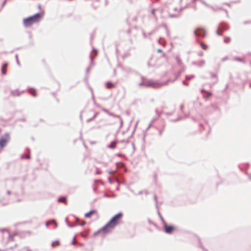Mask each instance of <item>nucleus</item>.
Instances as JSON below:
<instances>
[{"label":"nucleus","mask_w":251,"mask_h":251,"mask_svg":"<svg viewBox=\"0 0 251 251\" xmlns=\"http://www.w3.org/2000/svg\"><path fill=\"white\" fill-rule=\"evenodd\" d=\"M44 12L37 13L33 15L25 18L23 24L25 27H29L33 24L39 22L43 17Z\"/></svg>","instance_id":"f257e3e1"},{"label":"nucleus","mask_w":251,"mask_h":251,"mask_svg":"<svg viewBox=\"0 0 251 251\" xmlns=\"http://www.w3.org/2000/svg\"><path fill=\"white\" fill-rule=\"evenodd\" d=\"M183 108H184V105L183 104H181L180 105V107H179V109L180 110L183 112Z\"/></svg>","instance_id":"603ef678"},{"label":"nucleus","mask_w":251,"mask_h":251,"mask_svg":"<svg viewBox=\"0 0 251 251\" xmlns=\"http://www.w3.org/2000/svg\"><path fill=\"white\" fill-rule=\"evenodd\" d=\"M101 110L104 112L105 113H107V114H108V113H109V112L108 111V110L104 108H103V107H101Z\"/></svg>","instance_id":"a18cd8bd"},{"label":"nucleus","mask_w":251,"mask_h":251,"mask_svg":"<svg viewBox=\"0 0 251 251\" xmlns=\"http://www.w3.org/2000/svg\"><path fill=\"white\" fill-rule=\"evenodd\" d=\"M212 94L210 92H206V94L203 95V97L205 99H207L210 98L212 96Z\"/></svg>","instance_id":"bb28decb"},{"label":"nucleus","mask_w":251,"mask_h":251,"mask_svg":"<svg viewBox=\"0 0 251 251\" xmlns=\"http://www.w3.org/2000/svg\"><path fill=\"white\" fill-rule=\"evenodd\" d=\"M24 92V91H22L21 92H19L18 89L15 90H11V94L12 96L15 97V96H20L21 94V93H23Z\"/></svg>","instance_id":"ddd939ff"},{"label":"nucleus","mask_w":251,"mask_h":251,"mask_svg":"<svg viewBox=\"0 0 251 251\" xmlns=\"http://www.w3.org/2000/svg\"><path fill=\"white\" fill-rule=\"evenodd\" d=\"M183 115H184V117L180 116L177 119L174 120V121H179V120H182L183 119H185V118L188 117L189 115L188 114H185V113H184Z\"/></svg>","instance_id":"5701e85b"},{"label":"nucleus","mask_w":251,"mask_h":251,"mask_svg":"<svg viewBox=\"0 0 251 251\" xmlns=\"http://www.w3.org/2000/svg\"><path fill=\"white\" fill-rule=\"evenodd\" d=\"M184 67H182V68H179V71L178 72V74H177V75L176 76V78H177L178 77H179L180 76L181 74L182 73V72H183L184 71Z\"/></svg>","instance_id":"b1692460"},{"label":"nucleus","mask_w":251,"mask_h":251,"mask_svg":"<svg viewBox=\"0 0 251 251\" xmlns=\"http://www.w3.org/2000/svg\"><path fill=\"white\" fill-rule=\"evenodd\" d=\"M108 182H109V183H110V184L113 183V181L111 179L110 177H108Z\"/></svg>","instance_id":"4d7b16f0"},{"label":"nucleus","mask_w":251,"mask_h":251,"mask_svg":"<svg viewBox=\"0 0 251 251\" xmlns=\"http://www.w3.org/2000/svg\"><path fill=\"white\" fill-rule=\"evenodd\" d=\"M86 223L85 222H83L82 223H81L80 224H79V225L81 226H83L85 225Z\"/></svg>","instance_id":"e2e57ef3"},{"label":"nucleus","mask_w":251,"mask_h":251,"mask_svg":"<svg viewBox=\"0 0 251 251\" xmlns=\"http://www.w3.org/2000/svg\"><path fill=\"white\" fill-rule=\"evenodd\" d=\"M106 87L107 89H111L114 87L115 85L111 81H107L105 83Z\"/></svg>","instance_id":"6ab92c4d"},{"label":"nucleus","mask_w":251,"mask_h":251,"mask_svg":"<svg viewBox=\"0 0 251 251\" xmlns=\"http://www.w3.org/2000/svg\"><path fill=\"white\" fill-rule=\"evenodd\" d=\"M154 199L156 203V207L158 208L157 197L155 195H154Z\"/></svg>","instance_id":"a19ab883"},{"label":"nucleus","mask_w":251,"mask_h":251,"mask_svg":"<svg viewBox=\"0 0 251 251\" xmlns=\"http://www.w3.org/2000/svg\"><path fill=\"white\" fill-rule=\"evenodd\" d=\"M117 142L112 141L109 145L107 146V147L110 149H115L116 148Z\"/></svg>","instance_id":"4be33fe9"},{"label":"nucleus","mask_w":251,"mask_h":251,"mask_svg":"<svg viewBox=\"0 0 251 251\" xmlns=\"http://www.w3.org/2000/svg\"><path fill=\"white\" fill-rule=\"evenodd\" d=\"M90 58L91 59V61H92V60H93V59H94V57L92 55H90Z\"/></svg>","instance_id":"69168bd1"},{"label":"nucleus","mask_w":251,"mask_h":251,"mask_svg":"<svg viewBox=\"0 0 251 251\" xmlns=\"http://www.w3.org/2000/svg\"><path fill=\"white\" fill-rule=\"evenodd\" d=\"M123 215V214L121 212L118 213L111 218L108 222L109 224H110L113 227H115L119 224Z\"/></svg>","instance_id":"7ed1b4c3"},{"label":"nucleus","mask_w":251,"mask_h":251,"mask_svg":"<svg viewBox=\"0 0 251 251\" xmlns=\"http://www.w3.org/2000/svg\"><path fill=\"white\" fill-rule=\"evenodd\" d=\"M155 111H156V113H157V118H153V119L152 120V121H151V124H152L153 122H154V121H155L156 120V119H157L159 117V114L158 113L157 110H155Z\"/></svg>","instance_id":"473e14b6"},{"label":"nucleus","mask_w":251,"mask_h":251,"mask_svg":"<svg viewBox=\"0 0 251 251\" xmlns=\"http://www.w3.org/2000/svg\"><path fill=\"white\" fill-rule=\"evenodd\" d=\"M230 41V38L229 37H226L224 39V42L226 43H228Z\"/></svg>","instance_id":"72a5a7b5"},{"label":"nucleus","mask_w":251,"mask_h":251,"mask_svg":"<svg viewBox=\"0 0 251 251\" xmlns=\"http://www.w3.org/2000/svg\"><path fill=\"white\" fill-rule=\"evenodd\" d=\"M101 232H102L101 230H100V229L94 233V236H97Z\"/></svg>","instance_id":"f704fd0d"},{"label":"nucleus","mask_w":251,"mask_h":251,"mask_svg":"<svg viewBox=\"0 0 251 251\" xmlns=\"http://www.w3.org/2000/svg\"><path fill=\"white\" fill-rule=\"evenodd\" d=\"M6 1H7V0H4L2 4H1V8H2L4 5H5L6 3Z\"/></svg>","instance_id":"8fccbe9b"},{"label":"nucleus","mask_w":251,"mask_h":251,"mask_svg":"<svg viewBox=\"0 0 251 251\" xmlns=\"http://www.w3.org/2000/svg\"><path fill=\"white\" fill-rule=\"evenodd\" d=\"M28 93L30 94L31 95H32L33 97H36V93L35 92V90L33 88H29L27 90Z\"/></svg>","instance_id":"a211bd4d"},{"label":"nucleus","mask_w":251,"mask_h":251,"mask_svg":"<svg viewBox=\"0 0 251 251\" xmlns=\"http://www.w3.org/2000/svg\"><path fill=\"white\" fill-rule=\"evenodd\" d=\"M120 142L122 143H126L127 144V143H129L128 140H122Z\"/></svg>","instance_id":"3c124183"},{"label":"nucleus","mask_w":251,"mask_h":251,"mask_svg":"<svg viewBox=\"0 0 251 251\" xmlns=\"http://www.w3.org/2000/svg\"><path fill=\"white\" fill-rule=\"evenodd\" d=\"M171 81V79H168L167 81L160 83L158 81H155L152 80H148L146 81H142L139 84L140 86H145L146 87H152L153 88H159L161 86L166 85L168 82Z\"/></svg>","instance_id":"f03ea898"},{"label":"nucleus","mask_w":251,"mask_h":251,"mask_svg":"<svg viewBox=\"0 0 251 251\" xmlns=\"http://www.w3.org/2000/svg\"><path fill=\"white\" fill-rule=\"evenodd\" d=\"M158 216H159L160 220H161L162 223L163 224V225L166 226L167 223L165 221L164 219H163V217L162 216V215H161L160 213L159 212V211L158 210Z\"/></svg>","instance_id":"a878e982"},{"label":"nucleus","mask_w":251,"mask_h":251,"mask_svg":"<svg viewBox=\"0 0 251 251\" xmlns=\"http://www.w3.org/2000/svg\"><path fill=\"white\" fill-rule=\"evenodd\" d=\"M176 61L177 65L179 66V68H182V67H184V66L183 65L182 62L181 61V60L180 59V58H179V56H176Z\"/></svg>","instance_id":"f3484780"},{"label":"nucleus","mask_w":251,"mask_h":251,"mask_svg":"<svg viewBox=\"0 0 251 251\" xmlns=\"http://www.w3.org/2000/svg\"><path fill=\"white\" fill-rule=\"evenodd\" d=\"M227 59V57L226 56L223 58H222V61L224 62Z\"/></svg>","instance_id":"052dcab7"},{"label":"nucleus","mask_w":251,"mask_h":251,"mask_svg":"<svg viewBox=\"0 0 251 251\" xmlns=\"http://www.w3.org/2000/svg\"><path fill=\"white\" fill-rule=\"evenodd\" d=\"M90 67H88L86 69V75H88L89 73V71H90Z\"/></svg>","instance_id":"6e6d98bb"},{"label":"nucleus","mask_w":251,"mask_h":251,"mask_svg":"<svg viewBox=\"0 0 251 251\" xmlns=\"http://www.w3.org/2000/svg\"><path fill=\"white\" fill-rule=\"evenodd\" d=\"M99 114V112H96L94 115L93 116H92V118H89V119H88L87 120H86V122L87 123H89L92 121H93L97 116Z\"/></svg>","instance_id":"393cba45"},{"label":"nucleus","mask_w":251,"mask_h":251,"mask_svg":"<svg viewBox=\"0 0 251 251\" xmlns=\"http://www.w3.org/2000/svg\"><path fill=\"white\" fill-rule=\"evenodd\" d=\"M203 53L202 51H200L198 53V55L200 56H203Z\"/></svg>","instance_id":"bf43d9fd"},{"label":"nucleus","mask_w":251,"mask_h":251,"mask_svg":"<svg viewBox=\"0 0 251 251\" xmlns=\"http://www.w3.org/2000/svg\"><path fill=\"white\" fill-rule=\"evenodd\" d=\"M7 66L8 63L5 62L1 67V72L3 75H5L6 74V68Z\"/></svg>","instance_id":"4468645a"},{"label":"nucleus","mask_w":251,"mask_h":251,"mask_svg":"<svg viewBox=\"0 0 251 251\" xmlns=\"http://www.w3.org/2000/svg\"><path fill=\"white\" fill-rule=\"evenodd\" d=\"M49 221L50 222V225H53L55 228L57 226V224L54 219H52Z\"/></svg>","instance_id":"c85d7f7f"},{"label":"nucleus","mask_w":251,"mask_h":251,"mask_svg":"<svg viewBox=\"0 0 251 251\" xmlns=\"http://www.w3.org/2000/svg\"><path fill=\"white\" fill-rule=\"evenodd\" d=\"M194 34L196 36H200L202 38H204L205 36L206 32L203 28L198 27L194 31Z\"/></svg>","instance_id":"39448f33"},{"label":"nucleus","mask_w":251,"mask_h":251,"mask_svg":"<svg viewBox=\"0 0 251 251\" xmlns=\"http://www.w3.org/2000/svg\"><path fill=\"white\" fill-rule=\"evenodd\" d=\"M164 231L167 234H171L173 233V225L168 226L166 224V226H164Z\"/></svg>","instance_id":"6e6552de"},{"label":"nucleus","mask_w":251,"mask_h":251,"mask_svg":"<svg viewBox=\"0 0 251 251\" xmlns=\"http://www.w3.org/2000/svg\"><path fill=\"white\" fill-rule=\"evenodd\" d=\"M116 155L117 156L121 157V156H123V154H122L121 153H118L116 154Z\"/></svg>","instance_id":"0e129e2a"},{"label":"nucleus","mask_w":251,"mask_h":251,"mask_svg":"<svg viewBox=\"0 0 251 251\" xmlns=\"http://www.w3.org/2000/svg\"><path fill=\"white\" fill-rule=\"evenodd\" d=\"M211 107L212 109L216 113V115L219 117L221 115L220 109L217 106L211 105Z\"/></svg>","instance_id":"1a4fd4ad"},{"label":"nucleus","mask_w":251,"mask_h":251,"mask_svg":"<svg viewBox=\"0 0 251 251\" xmlns=\"http://www.w3.org/2000/svg\"><path fill=\"white\" fill-rule=\"evenodd\" d=\"M219 29L220 28L218 27V29L216 30V34L219 36H222L223 34L219 31Z\"/></svg>","instance_id":"ea45409f"},{"label":"nucleus","mask_w":251,"mask_h":251,"mask_svg":"<svg viewBox=\"0 0 251 251\" xmlns=\"http://www.w3.org/2000/svg\"><path fill=\"white\" fill-rule=\"evenodd\" d=\"M95 213H96V210H91L88 212L86 213L84 216L86 218H90L91 215Z\"/></svg>","instance_id":"dca6fc26"},{"label":"nucleus","mask_w":251,"mask_h":251,"mask_svg":"<svg viewBox=\"0 0 251 251\" xmlns=\"http://www.w3.org/2000/svg\"><path fill=\"white\" fill-rule=\"evenodd\" d=\"M10 137L9 133H5L3 135L1 136L0 138V147L3 148L6 144L10 141Z\"/></svg>","instance_id":"20e7f679"},{"label":"nucleus","mask_w":251,"mask_h":251,"mask_svg":"<svg viewBox=\"0 0 251 251\" xmlns=\"http://www.w3.org/2000/svg\"><path fill=\"white\" fill-rule=\"evenodd\" d=\"M50 222L49 221H46V222L45 225H46V226L47 227H48V226H49V225H50Z\"/></svg>","instance_id":"13d9d810"},{"label":"nucleus","mask_w":251,"mask_h":251,"mask_svg":"<svg viewBox=\"0 0 251 251\" xmlns=\"http://www.w3.org/2000/svg\"><path fill=\"white\" fill-rule=\"evenodd\" d=\"M22 158H26V159H30V156L29 154L26 155H25V156L22 155Z\"/></svg>","instance_id":"09e8293b"},{"label":"nucleus","mask_w":251,"mask_h":251,"mask_svg":"<svg viewBox=\"0 0 251 251\" xmlns=\"http://www.w3.org/2000/svg\"><path fill=\"white\" fill-rule=\"evenodd\" d=\"M163 41V39L162 38H160L159 40H158L159 43L160 44H161V45L164 46V43Z\"/></svg>","instance_id":"4c0bfd02"},{"label":"nucleus","mask_w":251,"mask_h":251,"mask_svg":"<svg viewBox=\"0 0 251 251\" xmlns=\"http://www.w3.org/2000/svg\"><path fill=\"white\" fill-rule=\"evenodd\" d=\"M209 73H210L211 77L212 78H215L217 79V80L216 81V82H217L218 81V78H217V75L216 74H214V73H211V72H210Z\"/></svg>","instance_id":"2f4dec72"},{"label":"nucleus","mask_w":251,"mask_h":251,"mask_svg":"<svg viewBox=\"0 0 251 251\" xmlns=\"http://www.w3.org/2000/svg\"><path fill=\"white\" fill-rule=\"evenodd\" d=\"M148 222H149V223L150 224H153V222H152L150 219H149V220H148Z\"/></svg>","instance_id":"774afa93"},{"label":"nucleus","mask_w":251,"mask_h":251,"mask_svg":"<svg viewBox=\"0 0 251 251\" xmlns=\"http://www.w3.org/2000/svg\"><path fill=\"white\" fill-rule=\"evenodd\" d=\"M194 77H195V75H187L185 76V79L187 80H189Z\"/></svg>","instance_id":"7c9ffc66"},{"label":"nucleus","mask_w":251,"mask_h":251,"mask_svg":"<svg viewBox=\"0 0 251 251\" xmlns=\"http://www.w3.org/2000/svg\"><path fill=\"white\" fill-rule=\"evenodd\" d=\"M113 227L110 224H109L108 222L106 225H105L102 227L100 228V230L103 232L104 234L108 233L110 232V229H113Z\"/></svg>","instance_id":"423d86ee"},{"label":"nucleus","mask_w":251,"mask_h":251,"mask_svg":"<svg viewBox=\"0 0 251 251\" xmlns=\"http://www.w3.org/2000/svg\"><path fill=\"white\" fill-rule=\"evenodd\" d=\"M192 64L196 65L198 67H201L205 64V61L203 60H199L198 61H193Z\"/></svg>","instance_id":"9b49d317"},{"label":"nucleus","mask_w":251,"mask_h":251,"mask_svg":"<svg viewBox=\"0 0 251 251\" xmlns=\"http://www.w3.org/2000/svg\"><path fill=\"white\" fill-rule=\"evenodd\" d=\"M249 166V163H246L245 164L239 165L238 167H239V169L242 171V170H243L244 169L248 167Z\"/></svg>","instance_id":"412c9836"},{"label":"nucleus","mask_w":251,"mask_h":251,"mask_svg":"<svg viewBox=\"0 0 251 251\" xmlns=\"http://www.w3.org/2000/svg\"><path fill=\"white\" fill-rule=\"evenodd\" d=\"M88 75H86L84 77V81L87 85H88Z\"/></svg>","instance_id":"e433bc0d"},{"label":"nucleus","mask_w":251,"mask_h":251,"mask_svg":"<svg viewBox=\"0 0 251 251\" xmlns=\"http://www.w3.org/2000/svg\"><path fill=\"white\" fill-rule=\"evenodd\" d=\"M200 44L201 47V48L203 50H206L208 48L207 45L205 44L204 43H203L202 42H200Z\"/></svg>","instance_id":"cd10ccee"},{"label":"nucleus","mask_w":251,"mask_h":251,"mask_svg":"<svg viewBox=\"0 0 251 251\" xmlns=\"http://www.w3.org/2000/svg\"><path fill=\"white\" fill-rule=\"evenodd\" d=\"M173 229H174V234H175V235L176 236H177L180 232L178 228L174 226ZM180 233H181V234H182L183 236H184L185 237V236L186 237L190 235V234L189 233L185 232V231H180Z\"/></svg>","instance_id":"0eeeda50"},{"label":"nucleus","mask_w":251,"mask_h":251,"mask_svg":"<svg viewBox=\"0 0 251 251\" xmlns=\"http://www.w3.org/2000/svg\"><path fill=\"white\" fill-rule=\"evenodd\" d=\"M108 115L110 116H112V117H116V118H118L120 120V128H121L123 126V120L121 118V117H120V115H116V114H115L114 113H112V112H109L108 113Z\"/></svg>","instance_id":"9d476101"},{"label":"nucleus","mask_w":251,"mask_h":251,"mask_svg":"<svg viewBox=\"0 0 251 251\" xmlns=\"http://www.w3.org/2000/svg\"><path fill=\"white\" fill-rule=\"evenodd\" d=\"M75 238H76V236H75L74 237V238H73V241H72V245H75Z\"/></svg>","instance_id":"5fc2aeb1"},{"label":"nucleus","mask_w":251,"mask_h":251,"mask_svg":"<svg viewBox=\"0 0 251 251\" xmlns=\"http://www.w3.org/2000/svg\"><path fill=\"white\" fill-rule=\"evenodd\" d=\"M88 87H89L90 90L91 91V94L92 95V98H93V99H94V95H93V90L92 88L89 85H88Z\"/></svg>","instance_id":"c03bdc74"},{"label":"nucleus","mask_w":251,"mask_h":251,"mask_svg":"<svg viewBox=\"0 0 251 251\" xmlns=\"http://www.w3.org/2000/svg\"><path fill=\"white\" fill-rule=\"evenodd\" d=\"M201 2L203 3V4H204L205 6H207V7H210L211 8H212V9L214 10V8L212 6H210L208 4H207L205 1L203 0H200Z\"/></svg>","instance_id":"c756f323"},{"label":"nucleus","mask_w":251,"mask_h":251,"mask_svg":"<svg viewBox=\"0 0 251 251\" xmlns=\"http://www.w3.org/2000/svg\"><path fill=\"white\" fill-rule=\"evenodd\" d=\"M156 9H152L151 11V14L153 15H155V12Z\"/></svg>","instance_id":"864d4df0"},{"label":"nucleus","mask_w":251,"mask_h":251,"mask_svg":"<svg viewBox=\"0 0 251 251\" xmlns=\"http://www.w3.org/2000/svg\"><path fill=\"white\" fill-rule=\"evenodd\" d=\"M126 72H131V73H133L134 71H133L131 68H126Z\"/></svg>","instance_id":"58836bf2"},{"label":"nucleus","mask_w":251,"mask_h":251,"mask_svg":"<svg viewBox=\"0 0 251 251\" xmlns=\"http://www.w3.org/2000/svg\"><path fill=\"white\" fill-rule=\"evenodd\" d=\"M234 60H236V61H240V62H243V59L242 58H240V57H236L234 58Z\"/></svg>","instance_id":"c9c22d12"},{"label":"nucleus","mask_w":251,"mask_h":251,"mask_svg":"<svg viewBox=\"0 0 251 251\" xmlns=\"http://www.w3.org/2000/svg\"><path fill=\"white\" fill-rule=\"evenodd\" d=\"M67 226L70 227H75L76 225L75 224H70V223H67Z\"/></svg>","instance_id":"de8ad7c7"},{"label":"nucleus","mask_w":251,"mask_h":251,"mask_svg":"<svg viewBox=\"0 0 251 251\" xmlns=\"http://www.w3.org/2000/svg\"><path fill=\"white\" fill-rule=\"evenodd\" d=\"M114 172H115V171L111 170V171H110L108 172V174H112L114 173Z\"/></svg>","instance_id":"338daca9"},{"label":"nucleus","mask_w":251,"mask_h":251,"mask_svg":"<svg viewBox=\"0 0 251 251\" xmlns=\"http://www.w3.org/2000/svg\"><path fill=\"white\" fill-rule=\"evenodd\" d=\"M219 27L222 30H226L228 29L227 25L224 22H222L220 24Z\"/></svg>","instance_id":"2eb2a0df"},{"label":"nucleus","mask_w":251,"mask_h":251,"mask_svg":"<svg viewBox=\"0 0 251 251\" xmlns=\"http://www.w3.org/2000/svg\"><path fill=\"white\" fill-rule=\"evenodd\" d=\"M182 84L184 85H186V86H188V83L186 82L184 80H183L182 81Z\"/></svg>","instance_id":"680f3d73"},{"label":"nucleus","mask_w":251,"mask_h":251,"mask_svg":"<svg viewBox=\"0 0 251 251\" xmlns=\"http://www.w3.org/2000/svg\"><path fill=\"white\" fill-rule=\"evenodd\" d=\"M15 58H16V63L17 64L20 66V62L18 60V55L17 54H16L15 55Z\"/></svg>","instance_id":"49530a36"},{"label":"nucleus","mask_w":251,"mask_h":251,"mask_svg":"<svg viewBox=\"0 0 251 251\" xmlns=\"http://www.w3.org/2000/svg\"><path fill=\"white\" fill-rule=\"evenodd\" d=\"M88 87H89L90 90L91 91V94L92 95V98H93V99H94V95H93V90L92 88L89 85H88Z\"/></svg>","instance_id":"37998d69"},{"label":"nucleus","mask_w":251,"mask_h":251,"mask_svg":"<svg viewBox=\"0 0 251 251\" xmlns=\"http://www.w3.org/2000/svg\"><path fill=\"white\" fill-rule=\"evenodd\" d=\"M59 244V242L58 240H56L55 241H54L51 244V246L52 247H54V244Z\"/></svg>","instance_id":"79ce46f5"},{"label":"nucleus","mask_w":251,"mask_h":251,"mask_svg":"<svg viewBox=\"0 0 251 251\" xmlns=\"http://www.w3.org/2000/svg\"><path fill=\"white\" fill-rule=\"evenodd\" d=\"M194 236L197 239V240L198 242V243H199L198 246L199 247H200L201 248L202 250H203V251H208V250L203 246V245L200 240V238L198 236H197V235H194Z\"/></svg>","instance_id":"f8f14e48"},{"label":"nucleus","mask_w":251,"mask_h":251,"mask_svg":"<svg viewBox=\"0 0 251 251\" xmlns=\"http://www.w3.org/2000/svg\"><path fill=\"white\" fill-rule=\"evenodd\" d=\"M57 201L59 202H63V203H65V204H66L67 203L66 198L65 197H63V196L60 197L58 199Z\"/></svg>","instance_id":"aec40b11"}]
</instances>
